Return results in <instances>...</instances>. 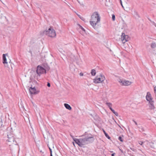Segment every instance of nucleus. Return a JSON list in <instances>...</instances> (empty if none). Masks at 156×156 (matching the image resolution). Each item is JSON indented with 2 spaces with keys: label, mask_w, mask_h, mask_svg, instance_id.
Listing matches in <instances>:
<instances>
[{
  "label": "nucleus",
  "mask_w": 156,
  "mask_h": 156,
  "mask_svg": "<svg viewBox=\"0 0 156 156\" xmlns=\"http://www.w3.org/2000/svg\"><path fill=\"white\" fill-rule=\"evenodd\" d=\"M154 92L156 94V86H155L154 88Z\"/></svg>",
  "instance_id": "bb28decb"
},
{
  "label": "nucleus",
  "mask_w": 156,
  "mask_h": 156,
  "mask_svg": "<svg viewBox=\"0 0 156 156\" xmlns=\"http://www.w3.org/2000/svg\"><path fill=\"white\" fill-rule=\"evenodd\" d=\"M133 121L135 123L136 125L137 126L138 125L137 123L133 119Z\"/></svg>",
  "instance_id": "c85d7f7f"
},
{
  "label": "nucleus",
  "mask_w": 156,
  "mask_h": 156,
  "mask_svg": "<svg viewBox=\"0 0 156 156\" xmlns=\"http://www.w3.org/2000/svg\"><path fill=\"white\" fill-rule=\"evenodd\" d=\"M113 112V113L114 114V113H115L116 112H115V110L113 109L112 108H110V109Z\"/></svg>",
  "instance_id": "393cba45"
},
{
  "label": "nucleus",
  "mask_w": 156,
  "mask_h": 156,
  "mask_svg": "<svg viewBox=\"0 0 156 156\" xmlns=\"http://www.w3.org/2000/svg\"><path fill=\"white\" fill-rule=\"evenodd\" d=\"M105 77L104 75L100 74L99 76H97L94 80V82L96 83L102 82L105 80Z\"/></svg>",
  "instance_id": "39448f33"
},
{
  "label": "nucleus",
  "mask_w": 156,
  "mask_h": 156,
  "mask_svg": "<svg viewBox=\"0 0 156 156\" xmlns=\"http://www.w3.org/2000/svg\"><path fill=\"white\" fill-rule=\"evenodd\" d=\"M44 33L50 37H54L56 35L55 30L51 27L49 28L48 30L44 31Z\"/></svg>",
  "instance_id": "20e7f679"
},
{
  "label": "nucleus",
  "mask_w": 156,
  "mask_h": 156,
  "mask_svg": "<svg viewBox=\"0 0 156 156\" xmlns=\"http://www.w3.org/2000/svg\"><path fill=\"white\" fill-rule=\"evenodd\" d=\"M139 131L141 132H143L144 131V128L142 126L140 127L139 128Z\"/></svg>",
  "instance_id": "aec40b11"
},
{
  "label": "nucleus",
  "mask_w": 156,
  "mask_h": 156,
  "mask_svg": "<svg viewBox=\"0 0 156 156\" xmlns=\"http://www.w3.org/2000/svg\"><path fill=\"white\" fill-rule=\"evenodd\" d=\"M85 136L87 144L92 143L94 140L93 136L90 134L86 135Z\"/></svg>",
  "instance_id": "423d86ee"
},
{
  "label": "nucleus",
  "mask_w": 156,
  "mask_h": 156,
  "mask_svg": "<svg viewBox=\"0 0 156 156\" xmlns=\"http://www.w3.org/2000/svg\"><path fill=\"white\" fill-rule=\"evenodd\" d=\"M155 97H156L155 99H156V94L155 95Z\"/></svg>",
  "instance_id": "58836bf2"
},
{
  "label": "nucleus",
  "mask_w": 156,
  "mask_h": 156,
  "mask_svg": "<svg viewBox=\"0 0 156 156\" xmlns=\"http://www.w3.org/2000/svg\"><path fill=\"white\" fill-rule=\"evenodd\" d=\"M7 135L8 138L7 140L10 143L9 144H17L16 139L14 137V135L12 133H8Z\"/></svg>",
  "instance_id": "7ed1b4c3"
},
{
  "label": "nucleus",
  "mask_w": 156,
  "mask_h": 156,
  "mask_svg": "<svg viewBox=\"0 0 156 156\" xmlns=\"http://www.w3.org/2000/svg\"><path fill=\"white\" fill-rule=\"evenodd\" d=\"M47 86L48 87H50V83H47Z\"/></svg>",
  "instance_id": "7c9ffc66"
},
{
  "label": "nucleus",
  "mask_w": 156,
  "mask_h": 156,
  "mask_svg": "<svg viewBox=\"0 0 156 156\" xmlns=\"http://www.w3.org/2000/svg\"><path fill=\"white\" fill-rule=\"evenodd\" d=\"M146 99L147 101L150 102L151 101H152L153 98L151 97V94L149 92H147V95L146 96Z\"/></svg>",
  "instance_id": "9d476101"
},
{
  "label": "nucleus",
  "mask_w": 156,
  "mask_h": 156,
  "mask_svg": "<svg viewBox=\"0 0 156 156\" xmlns=\"http://www.w3.org/2000/svg\"><path fill=\"white\" fill-rule=\"evenodd\" d=\"M100 19L101 17L98 12H95L92 13L91 16L90 23L94 29H96V26L98 23L100 22Z\"/></svg>",
  "instance_id": "f257e3e1"
},
{
  "label": "nucleus",
  "mask_w": 156,
  "mask_h": 156,
  "mask_svg": "<svg viewBox=\"0 0 156 156\" xmlns=\"http://www.w3.org/2000/svg\"><path fill=\"white\" fill-rule=\"evenodd\" d=\"M120 4H121L122 6V7L123 8L124 7H123V6L122 5V1L121 0H120Z\"/></svg>",
  "instance_id": "2f4dec72"
},
{
  "label": "nucleus",
  "mask_w": 156,
  "mask_h": 156,
  "mask_svg": "<svg viewBox=\"0 0 156 156\" xmlns=\"http://www.w3.org/2000/svg\"><path fill=\"white\" fill-rule=\"evenodd\" d=\"M119 82L122 86H128L130 85L132 82L129 80H123L121 79L118 80Z\"/></svg>",
  "instance_id": "6e6552de"
},
{
  "label": "nucleus",
  "mask_w": 156,
  "mask_h": 156,
  "mask_svg": "<svg viewBox=\"0 0 156 156\" xmlns=\"http://www.w3.org/2000/svg\"><path fill=\"white\" fill-rule=\"evenodd\" d=\"M118 139L121 142H123V140L122 139V138L120 136L119 137Z\"/></svg>",
  "instance_id": "5701e85b"
},
{
  "label": "nucleus",
  "mask_w": 156,
  "mask_h": 156,
  "mask_svg": "<svg viewBox=\"0 0 156 156\" xmlns=\"http://www.w3.org/2000/svg\"><path fill=\"white\" fill-rule=\"evenodd\" d=\"M7 54H3L2 56V59H3V63L5 64V63L7 64V62L6 58V55H7Z\"/></svg>",
  "instance_id": "4468645a"
},
{
  "label": "nucleus",
  "mask_w": 156,
  "mask_h": 156,
  "mask_svg": "<svg viewBox=\"0 0 156 156\" xmlns=\"http://www.w3.org/2000/svg\"><path fill=\"white\" fill-rule=\"evenodd\" d=\"M37 73L39 76H40L41 74L46 73L45 69L42 67L38 66L36 70Z\"/></svg>",
  "instance_id": "0eeeda50"
},
{
  "label": "nucleus",
  "mask_w": 156,
  "mask_h": 156,
  "mask_svg": "<svg viewBox=\"0 0 156 156\" xmlns=\"http://www.w3.org/2000/svg\"><path fill=\"white\" fill-rule=\"evenodd\" d=\"M75 142L80 147L87 144L85 136H83L82 137L79 139H76L74 140Z\"/></svg>",
  "instance_id": "f03ea898"
},
{
  "label": "nucleus",
  "mask_w": 156,
  "mask_h": 156,
  "mask_svg": "<svg viewBox=\"0 0 156 156\" xmlns=\"http://www.w3.org/2000/svg\"><path fill=\"white\" fill-rule=\"evenodd\" d=\"M78 16H79V17L80 18L81 17V16L80 15H78Z\"/></svg>",
  "instance_id": "c9c22d12"
},
{
  "label": "nucleus",
  "mask_w": 156,
  "mask_h": 156,
  "mask_svg": "<svg viewBox=\"0 0 156 156\" xmlns=\"http://www.w3.org/2000/svg\"><path fill=\"white\" fill-rule=\"evenodd\" d=\"M153 24L156 27V24L154 22H152Z\"/></svg>",
  "instance_id": "473e14b6"
},
{
  "label": "nucleus",
  "mask_w": 156,
  "mask_h": 156,
  "mask_svg": "<svg viewBox=\"0 0 156 156\" xmlns=\"http://www.w3.org/2000/svg\"><path fill=\"white\" fill-rule=\"evenodd\" d=\"M128 36L125 35V34L122 33L121 35V41L123 43H125L126 42L128 41Z\"/></svg>",
  "instance_id": "1a4fd4ad"
},
{
  "label": "nucleus",
  "mask_w": 156,
  "mask_h": 156,
  "mask_svg": "<svg viewBox=\"0 0 156 156\" xmlns=\"http://www.w3.org/2000/svg\"><path fill=\"white\" fill-rule=\"evenodd\" d=\"M152 48H154L156 47V43L155 42L152 43L151 45Z\"/></svg>",
  "instance_id": "f3484780"
},
{
  "label": "nucleus",
  "mask_w": 156,
  "mask_h": 156,
  "mask_svg": "<svg viewBox=\"0 0 156 156\" xmlns=\"http://www.w3.org/2000/svg\"><path fill=\"white\" fill-rule=\"evenodd\" d=\"M149 20L151 21V22H152L151 21V20H150V19H149Z\"/></svg>",
  "instance_id": "4c0bfd02"
},
{
  "label": "nucleus",
  "mask_w": 156,
  "mask_h": 156,
  "mask_svg": "<svg viewBox=\"0 0 156 156\" xmlns=\"http://www.w3.org/2000/svg\"><path fill=\"white\" fill-rule=\"evenodd\" d=\"M49 150H50L51 149V148H50L49 147Z\"/></svg>",
  "instance_id": "e433bc0d"
},
{
  "label": "nucleus",
  "mask_w": 156,
  "mask_h": 156,
  "mask_svg": "<svg viewBox=\"0 0 156 156\" xmlns=\"http://www.w3.org/2000/svg\"><path fill=\"white\" fill-rule=\"evenodd\" d=\"M103 132L105 136L108 138V139H110V137L109 136L108 134L105 132V130H103Z\"/></svg>",
  "instance_id": "a211bd4d"
},
{
  "label": "nucleus",
  "mask_w": 156,
  "mask_h": 156,
  "mask_svg": "<svg viewBox=\"0 0 156 156\" xmlns=\"http://www.w3.org/2000/svg\"><path fill=\"white\" fill-rule=\"evenodd\" d=\"M29 90L30 94H36L37 93L35 87L33 88L30 87L29 88Z\"/></svg>",
  "instance_id": "f8f14e48"
},
{
  "label": "nucleus",
  "mask_w": 156,
  "mask_h": 156,
  "mask_svg": "<svg viewBox=\"0 0 156 156\" xmlns=\"http://www.w3.org/2000/svg\"><path fill=\"white\" fill-rule=\"evenodd\" d=\"M112 19L113 21H114L115 20V15L113 14L112 16Z\"/></svg>",
  "instance_id": "4be33fe9"
},
{
  "label": "nucleus",
  "mask_w": 156,
  "mask_h": 156,
  "mask_svg": "<svg viewBox=\"0 0 156 156\" xmlns=\"http://www.w3.org/2000/svg\"><path fill=\"white\" fill-rule=\"evenodd\" d=\"M50 156H52V151L51 149L50 150Z\"/></svg>",
  "instance_id": "a878e982"
},
{
  "label": "nucleus",
  "mask_w": 156,
  "mask_h": 156,
  "mask_svg": "<svg viewBox=\"0 0 156 156\" xmlns=\"http://www.w3.org/2000/svg\"><path fill=\"white\" fill-rule=\"evenodd\" d=\"M0 23L2 24L6 20V18L2 13L0 14Z\"/></svg>",
  "instance_id": "9b49d317"
},
{
  "label": "nucleus",
  "mask_w": 156,
  "mask_h": 156,
  "mask_svg": "<svg viewBox=\"0 0 156 156\" xmlns=\"http://www.w3.org/2000/svg\"><path fill=\"white\" fill-rule=\"evenodd\" d=\"M114 114L116 116H118V114L117 112H115V113H114Z\"/></svg>",
  "instance_id": "cd10ccee"
},
{
  "label": "nucleus",
  "mask_w": 156,
  "mask_h": 156,
  "mask_svg": "<svg viewBox=\"0 0 156 156\" xmlns=\"http://www.w3.org/2000/svg\"><path fill=\"white\" fill-rule=\"evenodd\" d=\"M143 143H144L143 142L141 141H139L138 142L139 144L141 145H142L143 144Z\"/></svg>",
  "instance_id": "b1692460"
},
{
  "label": "nucleus",
  "mask_w": 156,
  "mask_h": 156,
  "mask_svg": "<svg viewBox=\"0 0 156 156\" xmlns=\"http://www.w3.org/2000/svg\"><path fill=\"white\" fill-rule=\"evenodd\" d=\"M106 104L108 106L109 109H110L111 108H112L111 107L112 105V103L109 102H106Z\"/></svg>",
  "instance_id": "6ab92c4d"
},
{
  "label": "nucleus",
  "mask_w": 156,
  "mask_h": 156,
  "mask_svg": "<svg viewBox=\"0 0 156 156\" xmlns=\"http://www.w3.org/2000/svg\"><path fill=\"white\" fill-rule=\"evenodd\" d=\"M79 27H80L81 28V29L83 30V31L85 33V30L84 29V28H83L81 26H80V25H79Z\"/></svg>",
  "instance_id": "412c9836"
},
{
  "label": "nucleus",
  "mask_w": 156,
  "mask_h": 156,
  "mask_svg": "<svg viewBox=\"0 0 156 156\" xmlns=\"http://www.w3.org/2000/svg\"><path fill=\"white\" fill-rule=\"evenodd\" d=\"M80 18L82 20H83V17H82V18L80 17Z\"/></svg>",
  "instance_id": "f704fd0d"
},
{
  "label": "nucleus",
  "mask_w": 156,
  "mask_h": 156,
  "mask_svg": "<svg viewBox=\"0 0 156 156\" xmlns=\"http://www.w3.org/2000/svg\"><path fill=\"white\" fill-rule=\"evenodd\" d=\"M150 105L149 107L151 109H154L155 108L154 105V101H151L149 102Z\"/></svg>",
  "instance_id": "ddd939ff"
},
{
  "label": "nucleus",
  "mask_w": 156,
  "mask_h": 156,
  "mask_svg": "<svg viewBox=\"0 0 156 156\" xmlns=\"http://www.w3.org/2000/svg\"><path fill=\"white\" fill-rule=\"evenodd\" d=\"M115 154V153L112 154V156H115L114 155Z\"/></svg>",
  "instance_id": "72a5a7b5"
},
{
  "label": "nucleus",
  "mask_w": 156,
  "mask_h": 156,
  "mask_svg": "<svg viewBox=\"0 0 156 156\" xmlns=\"http://www.w3.org/2000/svg\"><path fill=\"white\" fill-rule=\"evenodd\" d=\"M91 74L92 75L94 76L96 74V70L94 69H92L91 71Z\"/></svg>",
  "instance_id": "dca6fc26"
},
{
  "label": "nucleus",
  "mask_w": 156,
  "mask_h": 156,
  "mask_svg": "<svg viewBox=\"0 0 156 156\" xmlns=\"http://www.w3.org/2000/svg\"><path fill=\"white\" fill-rule=\"evenodd\" d=\"M83 73H80V76H83Z\"/></svg>",
  "instance_id": "c756f323"
},
{
  "label": "nucleus",
  "mask_w": 156,
  "mask_h": 156,
  "mask_svg": "<svg viewBox=\"0 0 156 156\" xmlns=\"http://www.w3.org/2000/svg\"><path fill=\"white\" fill-rule=\"evenodd\" d=\"M64 105L66 109L69 110H71L72 109L71 107L68 104L65 103L64 104Z\"/></svg>",
  "instance_id": "2eb2a0df"
}]
</instances>
